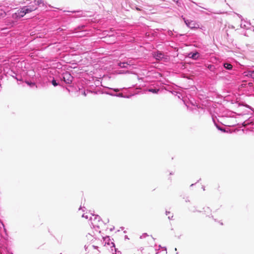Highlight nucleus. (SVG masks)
<instances>
[{"mask_svg":"<svg viewBox=\"0 0 254 254\" xmlns=\"http://www.w3.org/2000/svg\"><path fill=\"white\" fill-rule=\"evenodd\" d=\"M118 64L119 66H120L122 68H126L127 67V65H128V64L127 63L123 62V63H118Z\"/></svg>","mask_w":254,"mask_h":254,"instance_id":"4","label":"nucleus"},{"mask_svg":"<svg viewBox=\"0 0 254 254\" xmlns=\"http://www.w3.org/2000/svg\"><path fill=\"white\" fill-rule=\"evenodd\" d=\"M173 174L172 173H170V175H172Z\"/></svg>","mask_w":254,"mask_h":254,"instance_id":"17","label":"nucleus"},{"mask_svg":"<svg viewBox=\"0 0 254 254\" xmlns=\"http://www.w3.org/2000/svg\"><path fill=\"white\" fill-rule=\"evenodd\" d=\"M63 79L66 84H70L73 80V77L68 72H65L63 74Z\"/></svg>","mask_w":254,"mask_h":254,"instance_id":"2","label":"nucleus"},{"mask_svg":"<svg viewBox=\"0 0 254 254\" xmlns=\"http://www.w3.org/2000/svg\"><path fill=\"white\" fill-rule=\"evenodd\" d=\"M175 2H178V0H173Z\"/></svg>","mask_w":254,"mask_h":254,"instance_id":"14","label":"nucleus"},{"mask_svg":"<svg viewBox=\"0 0 254 254\" xmlns=\"http://www.w3.org/2000/svg\"><path fill=\"white\" fill-rule=\"evenodd\" d=\"M254 72H252L251 74V75L252 76L253 75V74H254Z\"/></svg>","mask_w":254,"mask_h":254,"instance_id":"15","label":"nucleus"},{"mask_svg":"<svg viewBox=\"0 0 254 254\" xmlns=\"http://www.w3.org/2000/svg\"><path fill=\"white\" fill-rule=\"evenodd\" d=\"M18 14L20 16L23 17L24 16L26 13H25V10L24 9H22V8L21 9V10L18 12Z\"/></svg>","mask_w":254,"mask_h":254,"instance_id":"8","label":"nucleus"},{"mask_svg":"<svg viewBox=\"0 0 254 254\" xmlns=\"http://www.w3.org/2000/svg\"><path fill=\"white\" fill-rule=\"evenodd\" d=\"M37 9V6H35L34 5H29L27 6H25L22 8V9L25 10V13H28L33 11Z\"/></svg>","mask_w":254,"mask_h":254,"instance_id":"3","label":"nucleus"},{"mask_svg":"<svg viewBox=\"0 0 254 254\" xmlns=\"http://www.w3.org/2000/svg\"><path fill=\"white\" fill-rule=\"evenodd\" d=\"M136 9H137V10H140V9L139 8H136Z\"/></svg>","mask_w":254,"mask_h":254,"instance_id":"16","label":"nucleus"},{"mask_svg":"<svg viewBox=\"0 0 254 254\" xmlns=\"http://www.w3.org/2000/svg\"><path fill=\"white\" fill-rule=\"evenodd\" d=\"M185 22L186 24H187V25L191 28H193L194 26V23H192V21L189 22V20H185Z\"/></svg>","mask_w":254,"mask_h":254,"instance_id":"5","label":"nucleus"},{"mask_svg":"<svg viewBox=\"0 0 254 254\" xmlns=\"http://www.w3.org/2000/svg\"><path fill=\"white\" fill-rule=\"evenodd\" d=\"M205 211H207L208 212H209V213H211V210H210V208H209V207H207L206 208V210H205Z\"/></svg>","mask_w":254,"mask_h":254,"instance_id":"12","label":"nucleus"},{"mask_svg":"<svg viewBox=\"0 0 254 254\" xmlns=\"http://www.w3.org/2000/svg\"><path fill=\"white\" fill-rule=\"evenodd\" d=\"M52 83L54 86H56L58 85V83H57L55 79H53L52 81Z\"/></svg>","mask_w":254,"mask_h":254,"instance_id":"11","label":"nucleus"},{"mask_svg":"<svg viewBox=\"0 0 254 254\" xmlns=\"http://www.w3.org/2000/svg\"><path fill=\"white\" fill-rule=\"evenodd\" d=\"M153 57L158 61L163 60L164 61H166L168 60L167 56L164 55V54L161 52L158 51L157 52H154L153 54Z\"/></svg>","mask_w":254,"mask_h":254,"instance_id":"1","label":"nucleus"},{"mask_svg":"<svg viewBox=\"0 0 254 254\" xmlns=\"http://www.w3.org/2000/svg\"><path fill=\"white\" fill-rule=\"evenodd\" d=\"M221 130L223 131H225V129H221V128H219Z\"/></svg>","mask_w":254,"mask_h":254,"instance_id":"13","label":"nucleus"},{"mask_svg":"<svg viewBox=\"0 0 254 254\" xmlns=\"http://www.w3.org/2000/svg\"><path fill=\"white\" fill-rule=\"evenodd\" d=\"M34 2L35 3V5L37 7V6L39 5L40 4L43 3V0H35Z\"/></svg>","mask_w":254,"mask_h":254,"instance_id":"9","label":"nucleus"},{"mask_svg":"<svg viewBox=\"0 0 254 254\" xmlns=\"http://www.w3.org/2000/svg\"><path fill=\"white\" fill-rule=\"evenodd\" d=\"M224 66L225 68L230 70L232 68L233 66L231 64L229 63H225L224 64Z\"/></svg>","mask_w":254,"mask_h":254,"instance_id":"6","label":"nucleus"},{"mask_svg":"<svg viewBox=\"0 0 254 254\" xmlns=\"http://www.w3.org/2000/svg\"><path fill=\"white\" fill-rule=\"evenodd\" d=\"M158 91H159L158 89H149V91H150L152 93H157Z\"/></svg>","mask_w":254,"mask_h":254,"instance_id":"10","label":"nucleus"},{"mask_svg":"<svg viewBox=\"0 0 254 254\" xmlns=\"http://www.w3.org/2000/svg\"><path fill=\"white\" fill-rule=\"evenodd\" d=\"M189 56L190 58H192L194 59H196L198 58V53H195L193 54H190Z\"/></svg>","mask_w":254,"mask_h":254,"instance_id":"7","label":"nucleus"}]
</instances>
